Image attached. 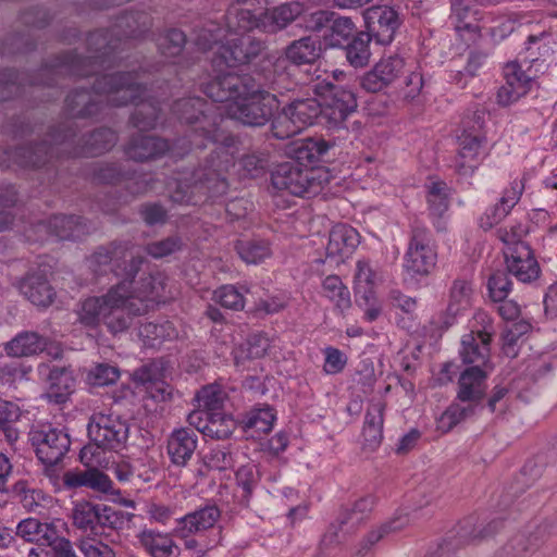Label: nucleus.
<instances>
[{"instance_id": "33", "label": "nucleus", "mask_w": 557, "mask_h": 557, "mask_svg": "<svg viewBox=\"0 0 557 557\" xmlns=\"http://www.w3.org/2000/svg\"><path fill=\"white\" fill-rule=\"evenodd\" d=\"M197 432L189 428L174 430L168 438V455L176 466H186L197 448Z\"/></svg>"}, {"instance_id": "11", "label": "nucleus", "mask_w": 557, "mask_h": 557, "mask_svg": "<svg viewBox=\"0 0 557 557\" xmlns=\"http://www.w3.org/2000/svg\"><path fill=\"white\" fill-rule=\"evenodd\" d=\"M484 112L475 110L462 120V132L458 136V153L454 160L455 171L460 175H472L479 165V157L486 137L482 132Z\"/></svg>"}, {"instance_id": "52", "label": "nucleus", "mask_w": 557, "mask_h": 557, "mask_svg": "<svg viewBox=\"0 0 557 557\" xmlns=\"http://www.w3.org/2000/svg\"><path fill=\"white\" fill-rule=\"evenodd\" d=\"M205 428V435L215 440L228 438L235 430V421L223 411L210 412Z\"/></svg>"}, {"instance_id": "60", "label": "nucleus", "mask_w": 557, "mask_h": 557, "mask_svg": "<svg viewBox=\"0 0 557 557\" xmlns=\"http://www.w3.org/2000/svg\"><path fill=\"white\" fill-rule=\"evenodd\" d=\"M212 299L221 307L234 311L243 310L245 307L243 292L232 284L222 285L215 289Z\"/></svg>"}, {"instance_id": "59", "label": "nucleus", "mask_w": 557, "mask_h": 557, "mask_svg": "<svg viewBox=\"0 0 557 557\" xmlns=\"http://www.w3.org/2000/svg\"><path fill=\"white\" fill-rule=\"evenodd\" d=\"M472 518H468L460 523L458 530V539L460 543L469 544L471 542H474L475 540H482L492 536L497 532V530L500 527H503V520H492L486 527H484L478 533H474V530H472Z\"/></svg>"}, {"instance_id": "36", "label": "nucleus", "mask_w": 557, "mask_h": 557, "mask_svg": "<svg viewBox=\"0 0 557 557\" xmlns=\"http://www.w3.org/2000/svg\"><path fill=\"white\" fill-rule=\"evenodd\" d=\"M426 202L429 215L433 219L436 231H446L443 216L450 205V188L448 185L443 181L431 182L426 185Z\"/></svg>"}, {"instance_id": "38", "label": "nucleus", "mask_w": 557, "mask_h": 557, "mask_svg": "<svg viewBox=\"0 0 557 557\" xmlns=\"http://www.w3.org/2000/svg\"><path fill=\"white\" fill-rule=\"evenodd\" d=\"M126 287L128 288L129 300L149 304L150 310L161 297L164 284L160 274L148 273L144 274L137 282L126 283Z\"/></svg>"}, {"instance_id": "20", "label": "nucleus", "mask_w": 557, "mask_h": 557, "mask_svg": "<svg viewBox=\"0 0 557 557\" xmlns=\"http://www.w3.org/2000/svg\"><path fill=\"white\" fill-rule=\"evenodd\" d=\"M171 149L168 139L157 135L144 134L140 131L132 134L123 146L127 160L136 163H148L163 158Z\"/></svg>"}, {"instance_id": "19", "label": "nucleus", "mask_w": 557, "mask_h": 557, "mask_svg": "<svg viewBox=\"0 0 557 557\" xmlns=\"http://www.w3.org/2000/svg\"><path fill=\"white\" fill-rule=\"evenodd\" d=\"M265 49L263 40L250 35L228 39L218 48V60L227 66L246 65L253 62Z\"/></svg>"}, {"instance_id": "63", "label": "nucleus", "mask_w": 557, "mask_h": 557, "mask_svg": "<svg viewBox=\"0 0 557 557\" xmlns=\"http://www.w3.org/2000/svg\"><path fill=\"white\" fill-rule=\"evenodd\" d=\"M52 532L49 524L41 523L35 518L22 520L16 528V534L27 542H38L40 539L49 540Z\"/></svg>"}, {"instance_id": "54", "label": "nucleus", "mask_w": 557, "mask_h": 557, "mask_svg": "<svg viewBox=\"0 0 557 557\" xmlns=\"http://www.w3.org/2000/svg\"><path fill=\"white\" fill-rule=\"evenodd\" d=\"M329 30L332 46H342L358 33L351 17L339 15L336 12L330 22Z\"/></svg>"}, {"instance_id": "25", "label": "nucleus", "mask_w": 557, "mask_h": 557, "mask_svg": "<svg viewBox=\"0 0 557 557\" xmlns=\"http://www.w3.org/2000/svg\"><path fill=\"white\" fill-rule=\"evenodd\" d=\"M506 83L498 89L497 101L500 106H509L531 88L532 77L527 75L518 62H508L504 67Z\"/></svg>"}, {"instance_id": "45", "label": "nucleus", "mask_w": 557, "mask_h": 557, "mask_svg": "<svg viewBox=\"0 0 557 557\" xmlns=\"http://www.w3.org/2000/svg\"><path fill=\"white\" fill-rule=\"evenodd\" d=\"M286 58L296 65L310 64L320 58V41L310 36L294 40L286 48Z\"/></svg>"}, {"instance_id": "2", "label": "nucleus", "mask_w": 557, "mask_h": 557, "mask_svg": "<svg viewBox=\"0 0 557 557\" xmlns=\"http://www.w3.org/2000/svg\"><path fill=\"white\" fill-rule=\"evenodd\" d=\"M284 76L273 78L264 88L249 74L220 72L202 85L203 94L215 102L232 101L228 114L250 127H262L284 103L281 87Z\"/></svg>"}, {"instance_id": "47", "label": "nucleus", "mask_w": 557, "mask_h": 557, "mask_svg": "<svg viewBox=\"0 0 557 557\" xmlns=\"http://www.w3.org/2000/svg\"><path fill=\"white\" fill-rule=\"evenodd\" d=\"M371 40L372 38L366 32H359L346 42L345 53L350 65L363 67L369 63Z\"/></svg>"}, {"instance_id": "64", "label": "nucleus", "mask_w": 557, "mask_h": 557, "mask_svg": "<svg viewBox=\"0 0 557 557\" xmlns=\"http://www.w3.org/2000/svg\"><path fill=\"white\" fill-rule=\"evenodd\" d=\"M375 67L379 70L377 73L386 78L388 86H392L403 77L405 61L397 54L388 55L375 63Z\"/></svg>"}, {"instance_id": "48", "label": "nucleus", "mask_w": 557, "mask_h": 557, "mask_svg": "<svg viewBox=\"0 0 557 557\" xmlns=\"http://www.w3.org/2000/svg\"><path fill=\"white\" fill-rule=\"evenodd\" d=\"M100 504L91 502L77 503L73 509V523L81 530L99 534Z\"/></svg>"}, {"instance_id": "8", "label": "nucleus", "mask_w": 557, "mask_h": 557, "mask_svg": "<svg viewBox=\"0 0 557 557\" xmlns=\"http://www.w3.org/2000/svg\"><path fill=\"white\" fill-rule=\"evenodd\" d=\"M53 62V57L47 60L34 75L18 73L13 69L0 71V102L8 101L15 97L40 98V101H50L60 96L57 87L60 81L69 74L53 73L45 74L42 69Z\"/></svg>"}, {"instance_id": "39", "label": "nucleus", "mask_w": 557, "mask_h": 557, "mask_svg": "<svg viewBox=\"0 0 557 557\" xmlns=\"http://www.w3.org/2000/svg\"><path fill=\"white\" fill-rule=\"evenodd\" d=\"M472 284L466 278L454 280L449 289L447 309L443 314V327L448 329L454 324L455 318L470 306Z\"/></svg>"}, {"instance_id": "18", "label": "nucleus", "mask_w": 557, "mask_h": 557, "mask_svg": "<svg viewBox=\"0 0 557 557\" xmlns=\"http://www.w3.org/2000/svg\"><path fill=\"white\" fill-rule=\"evenodd\" d=\"M366 33L379 45H389L403 24L399 12L388 5H373L363 12Z\"/></svg>"}, {"instance_id": "34", "label": "nucleus", "mask_w": 557, "mask_h": 557, "mask_svg": "<svg viewBox=\"0 0 557 557\" xmlns=\"http://www.w3.org/2000/svg\"><path fill=\"white\" fill-rule=\"evenodd\" d=\"M48 388L45 397L55 405L65 404L75 388L73 371L66 367L53 366L47 377Z\"/></svg>"}, {"instance_id": "62", "label": "nucleus", "mask_w": 557, "mask_h": 557, "mask_svg": "<svg viewBox=\"0 0 557 557\" xmlns=\"http://www.w3.org/2000/svg\"><path fill=\"white\" fill-rule=\"evenodd\" d=\"M237 485L243 490L242 504L248 506L255 487L259 482V474L255 465L247 463L236 471Z\"/></svg>"}, {"instance_id": "23", "label": "nucleus", "mask_w": 557, "mask_h": 557, "mask_svg": "<svg viewBox=\"0 0 557 557\" xmlns=\"http://www.w3.org/2000/svg\"><path fill=\"white\" fill-rule=\"evenodd\" d=\"M506 270L522 283H530L540 275V265L528 243H516L505 250Z\"/></svg>"}, {"instance_id": "61", "label": "nucleus", "mask_w": 557, "mask_h": 557, "mask_svg": "<svg viewBox=\"0 0 557 557\" xmlns=\"http://www.w3.org/2000/svg\"><path fill=\"white\" fill-rule=\"evenodd\" d=\"M225 33L218 23L208 22L199 29L195 44L202 51L211 50L214 45L224 44Z\"/></svg>"}, {"instance_id": "32", "label": "nucleus", "mask_w": 557, "mask_h": 557, "mask_svg": "<svg viewBox=\"0 0 557 557\" xmlns=\"http://www.w3.org/2000/svg\"><path fill=\"white\" fill-rule=\"evenodd\" d=\"M20 292L32 304L38 307H48L54 299V289L42 271L26 274L18 284Z\"/></svg>"}, {"instance_id": "14", "label": "nucleus", "mask_w": 557, "mask_h": 557, "mask_svg": "<svg viewBox=\"0 0 557 557\" xmlns=\"http://www.w3.org/2000/svg\"><path fill=\"white\" fill-rule=\"evenodd\" d=\"M91 181L102 185L124 184L132 196L144 195L151 190L154 180L135 169L126 168L119 162H98L90 170Z\"/></svg>"}, {"instance_id": "51", "label": "nucleus", "mask_w": 557, "mask_h": 557, "mask_svg": "<svg viewBox=\"0 0 557 557\" xmlns=\"http://www.w3.org/2000/svg\"><path fill=\"white\" fill-rule=\"evenodd\" d=\"M235 249L240 259L248 264H258L271 255V248L265 240H238Z\"/></svg>"}, {"instance_id": "35", "label": "nucleus", "mask_w": 557, "mask_h": 557, "mask_svg": "<svg viewBox=\"0 0 557 557\" xmlns=\"http://www.w3.org/2000/svg\"><path fill=\"white\" fill-rule=\"evenodd\" d=\"M47 228L60 240H77L89 234L86 219L75 214H55L48 219Z\"/></svg>"}, {"instance_id": "16", "label": "nucleus", "mask_w": 557, "mask_h": 557, "mask_svg": "<svg viewBox=\"0 0 557 557\" xmlns=\"http://www.w3.org/2000/svg\"><path fill=\"white\" fill-rule=\"evenodd\" d=\"M52 160V150L48 139L35 144L17 146L15 149L0 147V169L16 165L24 170L47 168Z\"/></svg>"}, {"instance_id": "26", "label": "nucleus", "mask_w": 557, "mask_h": 557, "mask_svg": "<svg viewBox=\"0 0 557 557\" xmlns=\"http://www.w3.org/2000/svg\"><path fill=\"white\" fill-rule=\"evenodd\" d=\"M360 244L359 233L347 224H336L332 227L326 246V258L336 264L349 258Z\"/></svg>"}, {"instance_id": "24", "label": "nucleus", "mask_w": 557, "mask_h": 557, "mask_svg": "<svg viewBox=\"0 0 557 557\" xmlns=\"http://www.w3.org/2000/svg\"><path fill=\"white\" fill-rule=\"evenodd\" d=\"M131 72L138 75V83L143 86V90L133 102L128 103L135 104V110L129 117V122L140 132L153 129L157 126L162 110L160 108L159 101L154 99H143L147 90L146 84L141 81L143 75L147 72H150V70L140 65L138 69L132 70Z\"/></svg>"}, {"instance_id": "43", "label": "nucleus", "mask_w": 557, "mask_h": 557, "mask_svg": "<svg viewBox=\"0 0 557 557\" xmlns=\"http://www.w3.org/2000/svg\"><path fill=\"white\" fill-rule=\"evenodd\" d=\"M364 521L366 520L355 510H352V508L349 506H342L335 521L329 525L326 532L324 533L321 540V544L331 546L338 543V534L341 531L345 530L347 533H352Z\"/></svg>"}, {"instance_id": "7", "label": "nucleus", "mask_w": 557, "mask_h": 557, "mask_svg": "<svg viewBox=\"0 0 557 557\" xmlns=\"http://www.w3.org/2000/svg\"><path fill=\"white\" fill-rule=\"evenodd\" d=\"M47 139L52 157L60 152L73 158H88L110 151L117 141V134L110 127H98L79 135L75 121H64L50 127Z\"/></svg>"}, {"instance_id": "50", "label": "nucleus", "mask_w": 557, "mask_h": 557, "mask_svg": "<svg viewBox=\"0 0 557 557\" xmlns=\"http://www.w3.org/2000/svg\"><path fill=\"white\" fill-rule=\"evenodd\" d=\"M276 420L275 411L271 406L252 408L243 419L246 430H255L259 433H269Z\"/></svg>"}, {"instance_id": "9", "label": "nucleus", "mask_w": 557, "mask_h": 557, "mask_svg": "<svg viewBox=\"0 0 557 557\" xmlns=\"http://www.w3.org/2000/svg\"><path fill=\"white\" fill-rule=\"evenodd\" d=\"M131 240H112L100 246L90 257V267L96 274L113 273L122 281L120 283H132L146 262L141 255L134 253Z\"/></svg>"}, {"instance_id": "4", "label": "nucleus", "mask_w": 557, "mask_h": 557, "mask_svg": "<svg viewBox=\"0 0 557 557\" xmlns=\"http://www.w3.org/2000/svg\"><path fill=\"white\" fill-rule=\"evenodd\" d=\"M149 312V304L128 299L125 283L112 286L107 294L86 298L78 311V321L86 327L103 324L112 335L123 333L132 325L134 317Z\"/></svg>"}, {"instance_id": "12", "label": "nucleus", "mask_w": 557, "mask_h": 557, "mask_svg": "<svg viewBox=\"0 0 557 557\" xmlns=\"http://www.w3.org/2000/svg\"><path fill=\"white\" fill-rule=\"evenodd\" d=\"M313 94L323 106V116L330 127L339 128L347 117L356 111L358 103L355 94L329 79L317 82L312 86Z\"/></svg>"}, {"instance_id": "29", "label": "nucleus", "mask_w": 557, "mask_h": 557, "mask_svg": "<svg viewBox=\"0 0 557 557\" xmlns=\"http://www.w3.org/2000/svg\"><path fill=\"white\" fill-rule=\"evenodd\" d=\"M335 143L323 137H308L295 143L292 153L293 160L304 168L315 166L317 163L331 159V150Z\"/></svg>"}, {"instance_id": "44", "label": "nucleus", "mask_w": 557, "mask_h": 557, "mask_svg": "<svg viewBox=\"0 0 557 557\" xmlns=\"http://www.w3.org/2000/svg\"><path fill=\"white\" fill-rule=\"evenodd\" d=\"M138 335L145 345L157 347L165 341L177 337V330L169 320L144 322L138 327Z\"/></svg>"}, {"instance_id": "1", "label": "nucleus", "mask_w": 557, "mask_h": 557, "mask_svg": "<svg viewBox=\"0 0 557 557\" xmlns=\"http://www.w3.org/2000/svg\"><path fill=\"white\" fill-rule=\"evenodd\" d=\"M171 110L182 123L190 126L182 139L188 143V151L203 150L209 145L214 147L202 164L176 180L175 187L170 193L171 200L178 205L196 206L224 195L228 183L222 174L224 166L221 156L226 153L224 149L218 150L215 147L220 140L219 116L200 97L178 99L173 102Z\"/></svg>"}, {"instance_id": "3", "label": "nucleus", "mask_w": 557, "mask_h": 557, "mask_svg": "<svg viewBox=\"0 0 557 557\" xmlns=\"http://www.w3.org/2000/svg\"><path fill=\"white\" fill-rule=\"evenodd\" d=\"M138 75L133 72H115L97 76L91 89L75 88L64 100L65 113L74 119H98L106 108L101 95L109 97L113 107H124L133 102L143 90Z\"/></svg>"}, {"instance_id": "17", "label": "nucleus", "mask_w": 557, "mask_h": 557, "mask_svg": "<svg viewBox=\"0 0 557 557\" xmlns=\"http://www.w3.org/2000/svg\"><path fill=\"white\" fill-rule=\"evenodd\" d=\"M29 442L37 458L47 467L55 466L62 461L71 447L69 434L54 428L30 431Z\"/></svg>"}, {"instance_id": "27", "label": "nucleus", "mask_w": 557, "mask_h": 557, "mask_svg": "<svg viewBox=\"0 0 557 557\" xmlns=\"http://www.w3.org/2000/svg\"><path fill=\"white\" fill-rule=\"evenodd\" d=\"M493 0H450V21L457 32L479 34L481 11L478 7H485Z\"/></svg>"}, {"instance_id": "41", "label": "nucleus", "mask_w": 557, "mask_h": 557, "mask_svg": "<svg viewBox=\"0 0 557 557\" xmlns=\"http://www.w3.org/2000/svg\"><path fill=\"white\" fill-rule=\"evenodd\" d=\"M47 344V338L37 332L23 331L5 344L4 350L11 357H28L41 352Z\"/></svg>"}, {"instance_id": "42", "label": "nucleus", "mask_w": 557, "mask_h": 557, "mask_svg": "<svg viewBox=\"0 0 557 557\" xmlns=\"http://www.w3.org/2000/svg\"><path fill=\"white\" fill-rule=\"evenodd\" d=\"M138 541L151 557H178L180 548L169 534L145 529Z\"/></svg>"}, {"instance_id": "22", "label": "nucleus", "mask_w": 557, "mask_h": 557, "mask_svg": "<svg viewBox=\"0 0 557 557\" xmlns=\"http://www.w3.org/2000/svg\"><path fill=\"white\" fill-rule=\"evenodd\" d=\"M251 5L248 0H236L228 5L224 15L226 33L246 35L255 29L263 32V10H252Z\"/></svg>"}, {"instance_id": "57", "label": "nucleus", "mask_w": 557, "mask_h": 557, "mask_svg": "<svg viewBox=\"0 0 557 557\" xmlns=\"http://www.w3.org/2000/svg\"><path fill=\"white\" fill-rule=\"evenodd\" d=\"M121 376L116 366L100 362L92 366L87 372V382L92 386H109L115 384Z\"/></svg>"}, {"instance_id": "10", "label": "nucleus", "mask_w": 557, "mask_h": 557, "mask_svg": "<svg viewBox=\"0 0 557 557\" xmlns=\"http://www.w3.org/2000/svg\"><path fill=\"white\" fill-rule=\"evenodd\" d=\"M272 186L297 197H313L330 182L324 168H304L295 160L280 163L271 173Z\"/></svg>"}, {"instance_id": "56", "label": "nucleus", "mask_w": 557, "mask_h": 557, "mask_svg": "<svg viewBox=\"0 0 557 557\" xmlns=\"http://www.w3.org/2000/svg\"><path fill=\"white\" fill-rule=\"evenodd\" d=\"M271 134L274 138L284 140L288 139L301 132V128L293 121L286 109L282 104L271 119Z\"/></svg>"}, {"instance_id": "58", "label": "nucleus", "mask_w": 557, "mask_h": 557, "mask_svg": "<svg viewBox=\"0 0 557 557\" xmlns=\"http://www.w3.org/2000/svg\"><path fill=\"white\" fill-rule=\"evenodd\" d=\"M132 517V513L100 504L99 534H103L106 529L111 531L122 530L131 521Z\"/></svg>"}, {"instance_id": "5", "label": "nucleus", "mask_w": 557, "mask_h": 557, "mask_svg": "<svg viewBox=\"0 0 557 557\" xmlns=\"http://www.w3.org/2000/svg\"><path fill=\"white\" fill-rule=\"evenodd\" d=\"M87 50L89 57L81 55L76 50H67L53 55V62L42 69L45 74L66 73L70 77H88L98 69L114 64L117 50L122 48L121 38H116L112 28L98 29L88 34Z\"/></svg>"}, {"instance_id": "31", "label": "nucleus", "mask_w": 557, "mask_h": 557, "mask_svg": "<svg viewBox=\"0 0 557 557\" xmlns=\"http://www.w3.org/2000/svg\"><path fill=\"white\" fill-rule=\"evenodd\" d=\"M152 25L151 16L143 11L124 12L117 16L111 27L116 38H121L124 48L127 39H136L147 34Z\"/></svg>"}, {"instance_id": "13", "label": "nucleus", "mask_w": 557, "mask_h": 557, "mask_svg": "<svg viewBox=\"0 0 557 557\" xmlns=\"http://www.w3.org/2000/svg\"><path fill=\"white\" fill-rule=\"evenodd\" d=\"M437 261L436 247L428 227L414 222L408 249L404 257V269L411 276H428Z\"/></svg>"}, {"instance_id": "30", "label": "nucleus", "mask_w": 557, "mask_h": 557, "mask_svg": "<svg viewBox=\"0 0 557 557\" xmlns=\"http://www.w3.org/2000/svg\"><path fill=\"white\" fill-rule=\"evenodd\" d=\"M283 106L286 114L292 116L301 131L312 125L319 116H323V106L315 97H304L293 91L287 99H284Z\"/></svg>"}, {"instance_id": "37", "label": "nucleus", "mask_w": 557, "mask_h": 557, "mask_svg": "<svg viewBox=\"0 0 557 557\" xmlns=\"http://www.w3.org/2000/svg\"><path fill=\"white\" fill-rule=\"evenodd\" d=\"M305 10L306 7L302 2L290 1L282 3L272 10L263 11V22H261L263 32L273 34L285 28L295 20L301 18Z\"/></svg>"}, {"instance_id": "40", "label": "nucleus", "mask_w": 557, "mask_h": 557, "mask_svg": "<svg viewBox=\"0 0 557 557\" xmlns=\"http://www.w3.org/2000/svg\"><path fill=\"white\" fill-rule=\"evenodd\" d=\"M384 409L385 405L380 401L372 404L367 409L362 430L364 449L374 451L382 443Z\"/></svg>"}, {"instance_id": "49", "label": "nucleus", "mask_w": 557, "mask_h": 557, "mask_svg": "<svg viewBox=\"0 0 557 557\" xmlns=\"http://www.w3.org/2000/svg\"><path fill=\"white\" fill-rule=\"evenodd\" d=\"M324 296L334 302L335 309L344 313L351 307L350 292L337 275H329L322 283Z\"/></svg>"}, {"instance_id": "53", "label": "nucleus", "mask_w": 557, "mask_h": 557, "mask_svg": "<svg viewBox=\"0 0 557 557\" xmlns=\"http://www.w3.org/2000/svg\"><path fill=\"white\" fill-rule=\"evenodd\" d=\"M225 398V392L216 384L201 387L195 396L198 407L207 412L222 411Z\"/></svg>"}, {"instance_id": "6", "label": "nucleus", "mask_w": 557, "mask_h": 557, "mask_svg": "<svg viewBox=\"0 0 557 557\" xmlns=\"http://www.w3.org/2000/svg\"><path fill=\"white\" fill-rule=\"evenodd\" d=\"M492 370L467 367L459 374L456 396L437 420V429L444 433L476 416L483 409L487 393V379Z\"/></svg>"}, {"instance_id": "15", "label": "nucleus", "mask_w": 557, "mask_h": 557, "mask_svg": "<svg viewBox=\"0 0 557 557\" xmlns=\"http://www.w3.org/2000/svg\"><path fill=\"white\" fill-rule=\"evenodd\" d=\"M128 423L119 416L94 413L88 422L89 438L98 448L120 450L128 438Z\"/></svg>"}, {"instance_id": "55", "label": "nucleus", "mask_w": 557, "mask_h": 557, "mask_svg": "<svg viewBox=\"0 0 557 557\" xmlns=\"http://www.w3.org/2000/svg\"><path fill=\"white\" fill-rule=\"evenodd\" d=\"M408 523L407 519L396 518L383 523L375 530H371L360 542L357 554L366 556L367 553L386 534L401 530Z\"/></svg>"}, {"instance_id": "46", "label": "nucleus", "mask_w": 557, "mask_h": 557, "mask_svg": "<svg viewBox=\"0 0 557 557\" xmlns=\"http://www.w3.org/2000/svg\"><path fill=\"white\" fill-rule=\"evenodd\" d=\"M187 44L186 34L178 28H166L156 38L159 53L165 59H176L182 55Z\"/></svg>"}, {"instance_id": "21", "label": "nucleus", "mask_w": 557, "mask_h": 557, "mask_svg": "<svg viewBox=\"0 0 557 557\" xmlns=\"http://www.w3.org/2000/svg\"><path fill=\"white\" fill-rule=\"evenodd\" d=\"M492 335L485 330L471 331L461 337L459 356L463 364L479 367L480 369L493 370L491 363Z\"/></svg>"}, {"instance_id": "28", "label": "nucleus", "mask_w": 557, "mask_h": 557, "mask_svg": "<svg viewBox=\"0 0 557 557\" xmlns=\"http://www.w3.org/2000/svg\"><path fill=\"white\" fill-rule=\"evenodd\" d=\"M221 517V510L215 504H207L176 520L174 529L178 537L206 531L214 527Z\"/></svg>"}]
</instances>
